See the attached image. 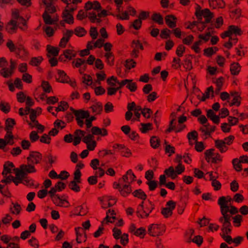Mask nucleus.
Returning a JSON list of instances; mask_svg holds the SVG:
<instances>
[{"label": "nucleus", "instance_id": "obj_1", "mask_svg": "<svg viewBox=\"0 0 248 248\" xmlns=\"http://www.w3.org/2000/svg\"><path fill=\"white\" fill-rule=\"evenodd\" d=\"M195 16L199 22H202V17H203L205 18L204 22L208 23L214 17V13L207 8L202 10L201 7L199 4H197L195 8Z\"/></svg>", "mask_w": 248, "mask_h": 248}, {"label": "nucleus", "instance_id": "obj_2", "mask_svg": "<svg viewBox=\"0 0 248 248\" xmlns=\"http://www.w3.org/2000/svg\"><path fill=\"white\" fill-rule=\"evenodd\" d=\"M143 204L144 202L142 201L138 206L136 211L137 216L142 218H147L155 208L154 204L151 201H149L148 203L145 204V206Z\"/></svg>", "mask_w": 248, "mask_h": 248}, {"label": "nucleus", "instance_id": "obj_3", "mask_svg": "<svg viewBox=\"0 0 248 248\" xmlns=\"http://www.w3.org/2000/svg\"><path fill=\"white\" fill-rule=\"evenodd\" d=\"M36 171L34 166L31 164H22L20 165L19 169H14L16 176H21L24 178L28 173H33Z\"/></svg>", "mask_w": 248, "mask_h": 248}, {"label": "nucleus", "instance_id": "obj_4", "mask_svg": "<svg viewBox=\"0 0 248 248\" xmlns=\"http://www.w3.org/2000/svg\"><path fill=\"white\" fill-rule=\"evenodd\" d=\"M167 207L163 208L161 210V214L165 218L171 217L172 215V211L175 208L176 202L173 201H169L167 203Z\"/></svg>", "mask_w": 248, "mask_h": 248}, {"label": "nucleus", "instance_id": "obj_5", "mask_svg": "<svg viewBox=\"0 0 248 248\" xmlns=\"http://www.w3.org/2000/svg\"><path fill=\"white\" fill-rule=\"evenodd\" d=\"M112 148L115 150V151L120 152L123 156L129 157L132 155L130 150L124 144L115 143L113 145Z\"/></svg>", "mask_w": 248, "mask_h": 248}, {"label": "nucleus", "instance_id": "obj_6", "mask_svg": "<svg viewBox=\"0 0 248 248\" xmlns=\"http://www.w3.org/2000/svg\"><path fill=\"white\" fill-rule=\"evenodd\" d=\"M42 158L41 153L36 151H31L30 152L29 156L27 158L28 163L32 164H37L40 162Z\"/></svg>", "mask_w": 248, "mask_h": 248}, {"label": "nucleus", "instance_id": "obj_7", "mask_svg": "<svg viewBox=\"0 0 248 248\" xmlns=\"http://www.w3.org/2000/svg\"><path fill=\"white\" fill-rule=\"evenodd\" d=\"M73 34L74 31L72 30H66L65 32L63 33V37L60 40L59 46L62 48L65 47Z\"/></svg>", "mask_w": 248, "mask_h": 248}, {"label": "nucleus", "instance_id": "obj_8", "mask_svg": "<svg viewBox=\"0 0 248 248\" xmlns=\"http://www.w3.org/2000/svg\"><path fill=\"white\" fill-rule=\"evenodd\" d=\"M77 238L76 241L78 243H81L82 241L85 242L87 239V234L84 229L81 227H78L75 229Z\"/></svg>", "mask_w": 248, "mask_h": 248}, {"label": "nucleus", "instance_id": "obj_9", "mask_svg": "<svg viewBox=\"0 0 248 248\" xmlns=\"http://www.w3.org/2000/svg\"><path fill=\"white\" fill-rule=\"evenodd\" d=\"M84 8L86 11H89L93 9L97 12H99L101 10L102 6L98 1L95 0L93 2L88 1L85 3Z\"/></svg>", "mask_w": 248, "mask_h": 248}, {"label": "nucleus", "instance_id": "obj_10", "mask_svg": "<svg viewBox=\"0 0 248 248\" xmlns=\"http://www.w3.org/2000/svg\"><path fill=\"white\" fill-rule=\"evenodd\" d=\"M70 109L74 114L76 119H87L90 116V113L88 110H83L82 109L76 110L72 108H71Z\"/></svg>", "mask_w": 248, "mask_h": 248}, {"label": "nucleus", "instance_id": "obj_11", "mask_svg": "<svg viewBox=\"0 0 248 248\" xmlns=\"http://www.w3.org/2000/svg\"><path fill=\"white\" fill-rule=\"evenodd\" d=\"M136 176L133 173L131 170H129L127 171L126 174L124 175L122 179H119V182H125L128 183H132L135 180Z\"/></svg>", "mask_w": 248, "mask_h": 248}, {"label": "nucleus", "instance_id": "obj_12", "mask_svg": "<svg viewBox=\"0 0 248 248\" xmlns=\"http://www.w3.org/2000/svg\"><path fill=\"white\" fill-rule=\"evenodd\" d=\"M53 203L56 205L60 207H68L69 206V203L68 201L61 199L58 195H55L52 199Z\"/></svg>", "mask_w": 248, "mask_h": 248}, {"label": "nucleus", "instance_id": "obj_13", "mask_svg": "<svg viewBox=\"0 0 248 248\" xmlns=\"http://www.w3.org/2000/svg\"><path fill=\"white\" fill-rule=\"evenodd\" d=\"M166 25L171 29L176 27L177 19L173 15H167L165 17Z\"/></svg>", "mask_w": 248, "mask_h": 248}, {"label": "nucleus", "instance_id": "obj_14", "mask_svg": "<svg viewBox=\"0 0 248 248\" xmlns=\"http://www.w3.org/2000/svg\"><path fill=\"white\" fill-rule=\"evenodd\" d=\"M5 29L10 34L16 33L17 30V21L15 20L11 19L6 24Z\"/></svg>", "mask_w": 248, "mask_h": 248}, {"label": "nucleus", "instance_id": "obj_15", "mask_svg": "<svg viewBox=\"0 0 248 248\" xmlns=\"http://www.w3.org/2000/svg\"><path fill=\"white\" fill-rule=\"evenodd\" d=\"M215 146L222 154L229 150L228 146L224 143V142L219 139L215 140Z\"/></svg>", "mask_w": 248, "mask_h": 248}, {"label": "nucleus", "instance_id": "obj_16", "mask_svg": "<svg viewBox=\"0 0 248 248\" xmlns=\"http://www.w3.org/2000/svg\"><path fill=\"white\" fill-rule=\"evenodd\" d=\"M210 7L213 9L224 8L225 3L223 0H208Z\"/></svg>", "mask_w": 248, "mask_h": 248}, {"label": "nucleus", "instance_id": "obj_17", "mask_svg": "<svg viewBox=\"0 0 248 248\" xmlns=\"http://www.w3.org/2000/svg\"><path fill=\"white\" fill-rule=\"evenodd\" d=\"M58 78H56L57 81L62 83H68L69 81L70 78L64 71L58 70Z\"/></svg>", "mask_w": 248, "mask_h": 248}, {"label": "nucleus", "instance_id": "obj_18", "mask_svg": "<svg viewBox=\"0 0 248 248\" xmlns=\"http://www.w3.org/2000/svg\"><path fill=\"white\" fill-rule=\"evenodd\" d=\"M14 169L16 168H15L13 163L10 161H7L3 165V170L2 172V174L3 176L7 175L8 173H11L12 170H14Z\"/></svg>", "mask_w": 248, "mask_h": 248}, {"label": "nucleus", "instance_id": "obj_19", "mask_svg": "<svg viewBox=\"0 0 248 248\" xmlns=\"http://www.w3.org/2000/svg\"><path fill=\"white\" fill-rule=\"evenodd\" d=\"M62 17L63 21L69 24H73L74 23V17L67 10H64L62 14Z\"/></svg>", "mask_w": 248, "mask_h": 248}, {"label": "nucleus", "instance_id": "obj_20", "mask_svg": "<svg viewBox=\"0 0 248 248\" xmlns=\"http://www.w3.org/2000/svg\"><path fill=\"white\" fill-rule=\"evenodd\" d=\"M229 211V209L221 211V213L223 216L219 218L220 222L231 223L232 216L231 215L228 214Z\"/></svg>", "mask_w": 248, "mask_h": 248}, {"label": "nucleus", "instance_id": "obj_21", "mask_svg": "<svg viewBox=\"0 0 248 248\" xmlns=\"http://www.w3.org/2000/svg\"><path fill=\"white\" fill-rule=\"evenodd\" d=\"M218 204L220 206V211L229 209L228 201H227L225 197L222 196L220 197L218 200Z\"/></svg>", "mask_w": 248, "mask_h": 248}, {"label": "nucleus", "instance_id": "obj_22", "mask_svg": "<svg viewBox=\"0 0 248 248\" xmlns=\"http://www.w3.org/2000/svg\"><path fill=\"white\" fill-rule=\"evenodd\" d=\"M44 21L46 24L53 25L58 21V19L56 20L52 19L51 16L46 12H44L42 15Z\"/></svg>", "mask_w": 248, "mask_h": 248}, {"label": "nucleus", "instance_id": "obj_23", "mask_svg": "<svg viewBox=\"0 0 248 248\" xmlns=\"http://www.w3.org/2000/svg\"><path fill=\"white\" fill-rule=\"evenodd\" d=\"M158 226L157 224H151L148 230V233L152 236H156L159 234Z\"/></svg>", "mask_w": 248, "mask_h": 248}, {"label": "nucleus", "instance_id": "obj_24", "mask_svg": "<svg viewBox=\"0 0 248 248\" xmlns=\"http://www.w3.org/2000/svg\"><path fill=\"white\" fill-rule=\"evenodd\" d=\"M210 92L212 93V96H214V88L212 86L207 88L205 93L202 94V96L201 98L199 95H197V97L201 101H204L207 98L209 97V94Z\"/></svg>", "mask_w": 248, "mask_h": 248}, {"label": "nucleus", "instance_id": "obj_25", "mask_svg": "<svg viewBox=\"0 0 248 248\" xmlns=\"http://www.w3.org/2000/svg\"><path fill=\"white\" fill-rule=\"evenodd\" d=\"M91 108L92 110V112L95 115L100 114L103 110L102 104L100 102H98L92 106Z\"/></svg>", "mask_w": 248, "mask_h": 248}, {"label": "nucleus", "instance_id": "obj_26", "mask_svg": "<svg viewBox=\"0 0 248 248\" xmlns=\"http://www.w3.org/2000/svg\"><path fill=\"white\" fill-rule=\"evenodd\" d=\"M63 53L64 57L69 60H72L77 55V52L76 50L70 49L64 50Z\"/></svg>", "mask_w": 248, "mask_h": 248}, {"label": "nucleus", "instance_id": "obj_27", "mask_svg": "<svg viewBox=\"0 0 248 248\" xmlns=\"http://www.w3.org/2000/svg\"><path fill=\"white\" fill-rule=\"evenodd\" d=\"M241 70V66L238 62H233L230 65V71L232 75H237Z\"/></svg>", "mask_w": 248, "mask_h": 248}, {"label": "nucleus", "instance_id": "obj_28", "mask_svg": "<svg viewBox=\"0 0 248 248\" xmlns=\"http://www.w3.org/2000/svg\"><path fill=\"white\" fill-rule=\"evenodd\" d=\"M119 191L122 196H123L124 197L127 196L132 191V189H131L130 185L129 184L124 185L123 186V188L121 187V189H119Z\"/></svg>", "mask_w": 248, "mask_h": 248}, {"label": "nucleus", "instance_id": "obj_29", "mask_svg": "<svg viewBox=\"0 0 248 248\" xmlns=\"http://www.w3.org/2000/svg\"><path fill=\"white\" fill-rule=\"evenodd\" d=\"M165 175L172 179H175L177 177L176 173H175L174 168L172 166L164 170Z\"/></svg>", "mask_w": 248, "mask_h": 248}, {"label": "nucleus", "instance_id": "obj_30", "mask_svg": "<svg viewBox=\"0 0 248 248\" xmlns=\"http://www.w3.org/2000/svg\"><path fill=\"white\" fill-rule=\"evenodd\" d=\"M16 124V121L14 119L8 118L5 121V130L12 131L13 128Z\"/></svg>", "mask_w": 248, "mask_h": 248}, {"label": "nucleus", "instance_id": "obj_31", "mask_svg": "<svg viewBox=\"0 0 248 248\" xmlns=\"http://www.w3.org/2000/svg\"><path fill=\"white\" fill-rule=\"evenodd\" d=\"M222 223L221 228L222 233L230 234L232 232V225L231 223L221 222Z\"/></svg>", "mask_w": 248, "mask_h": 248}, {"label": "nucleus", "instance_id": "obj_32", "mask_svg": "<svg viewBox=\"0 0 248 248\" xmlns=\"http://www.w3.org/2000/svg\"><path fill=\"white\" fill-rule=\"evenodd\" d=\"M133 195L135 197H137L142 200H145L147 198V195L141 189L135 190L132 193Z\"/></svg>", "mask_w": 248, "mask_h": 248}, {"label": "nucleus", "instance_id": "obj_33", "mask_svg": "<svg viewBox=\"0 0 248 248\" xmlns=\"http://www.w3.org/2000/svg\"><path fill=\"white\" fill-rule=\"evenodd\" d=\"M231 35L233 34L235 35H241L243 33V31L238 26L235 25H230L228 27Z\"/></svg>", "mask_w": 248, "mask_h": 248}, {"label": "nucleus", "instance_id": "obj_34", "mask_svg": "<svg viewBox=\"0 0 248 248\" xmlns=\"http://www.w3.org/2000/svg\"><path fill=\"white\" fill-rule=\"evenodd\" d=\"M16 50V53L17 55L19 56L20 57L23 56L26 57L29 55L28 51L22 45H20L17 47Z\"/></svg>", "mask_w": 248, "mask_h": 248}, {"label": "nucleus", "instance_id": "obj_35", "mask_svg": "<svg viewBox=\"0 0 248 248\" xmlns=\"http://www.w3.org/2000/svg\"><path fill=\"white\" fill-rule=\"evenodd\" d=\"M151 19L159 25L163 24V18L160 13H154L152 15Z\"/></svg>", "mask_w": 248, "mask_h": 248}, {"label": "nucleus", "instance_id": "obj_36", "mask_svg": "<svg viewBox=\"0 0 248 248\" xmlns=\"http://www.w3.org/2000/svg\"><path fill=\"white\" fill-rule=\"evenodd\" d=\"M43 58L42 56L32 57L29 62V64L33 66H38L42 62Z\"/></svg>", "mask_w": 248, "mask_h": 248}, {"label": "nucleus", "instance_id": "obj_37", "mask_svg": "<svg viewBox=\"0 0 248 248\" xmlns=\"http://www.w3.org/2000/svg\"><path fill=\"white\" fill-rule=\"evenodd\" d=\"M46 50L49 54H51L54 57L57 56L59 55V48L56 47L47 45Z\"/></svg>", "mask_w": 248, "mask_h": 248}, {"label": "nucleus", "instance_id": "obj_38", "mask_svg": "<svg viewBox=\"0 0 248 248\" xmlns=\"http://www.w3.org/2000/svg\"><path fill=\"white\" fill-rule=\"evenodd\" d=\"M75 211L78 212L77 215L79 216H84L88 212L87 208L85 205L77 206L75 209Z\"/></svg>", "mask_w": 248, "mask_h": 248}, {"label": "nucleus", "instance_id": "obj_39", "mask_svg": "<svg viewBox=\"0 0 248 248\" xmlns=\"http://www.w3.org/2000/svg\"><path fill=\"white\" fill-rule=\"evenodd\" d=\"M160 140L156 136H153L150 139L151 146L154 149L157 148L160 145Z\"/></svg>", "mask_w": 248, "mask_h": 248}, {"label": "nucleus", "instance_id": "obj_40", "mask_svg": "<svg viewBox=\"0 0 248 248\" xmlns=\"http://www.w3.org/2000/svg\"><path fill=\"white\" fill-rule=\"evenodd\" d=\"M115 153V150L113 149V150H108V149H104L101 151H99L98 154L100 157L104 158L106 156L108 155H114Z\"/></svg>", "mask_w": 248, "mask_h": 248}, {"label": "nucleus", "instance_id": "obj_41", "mask_svg": "<svg viewBox=\"0 0 248 248\" xmlns=\"http://www.w3.org/2000/svg\"><path fill=\"white\" fill-rule=\"evenodd\" d=\"M86 61L81 58H77L72 62V65L73 68H79L81 65L84 64Z\"/></svg>", "mask_w": 248, "mask_h": 248}, {"label": "nucleus", "instance_id": "obj_42", "mask_svg": "<svg viewBox=\"0 0 248 248\" xmlns=\"http://www.w3.org/2000/svg\"><path fill=\"white\" fill-rule=\"evenodd\" d=\"M108 64L112 66L114 64V56L112 52H108L105 55Z\"/></svg>", "mask_w": 248, "mask_h": 248}, {"label": "nucleus", "instance_id": "obj_43", "mask_svg": "<svg viewBox=\"0 0 248 248\" xmlns=\"http://www.w3.org/2000/svg\"><path fill=\"white\" fill-rule=\"evenodd\" d=\"M13 73L8 68L4 67L0 70V75L4 78H9L11 77Z\"/></svg>", "mask_w": 248, "mask_h": 248}, {"label": "nucleus", "instance_id": "obj_44", "mask_svg": "<svg viewBox=\"0 0 248 248\" xmlns=\"http://www.w3.org/2000/svg\"><path fill=\"white\" fill-rule=\"evenodd\" d=\"M74 33L78 36L83 37L86 35L87 31L84 28L78 27L75 29Z\"/></svg>", "mask_w": 248, "mask_h": 248}, {"label": "nucleus", "instance_id": "obj_45", "mask_svg": "<svg viewBox=\"0 0 248 248\" xmlns=\"http://www.w3.org/2000/svg\"><path fill=\"white\" fill-rule=\"evenodd\" d=\"M78 184V183L77 181H72L69 183L68 187L73 191L76 192H78L80 190V188Z\"/></svg>", "mask_w": 248, "mask_h": 248}, {"label": "nucleus", "instance_id": "obj_46", "mask_svg": "<svg viewBox=\"0 0 248 248\" xmlns=\"http://www.w3.org/2000/svg\"><path fill=\"white\" fill-rule=\"evenodd\" d=\"M214 149H210L204 152L205 159L207 162L211 161L212 157L214 155Z\"/></svg>", "mask_w": 248, "mask_h": 248}, {"label": "nucleus", "instance_id": "obj_47", "mask_svg": "<svg viewBox=\"0 0 248 248\" xmlns=\"http://www.w3.org/2000/svg\"><path fill=\"white\" fill-rule=\"evenodd\" d=\"M146 234V230L143 227H140L136 230L134 232V235L140 237V238H143Z\"/></svg>", "mask_w": 248, "mask_h": 248}, {"label": "nucleus", "instance_id": "obj_48", "mask_svg": "<svg viewBox=\"0 0 248 248\" xmlns=\"http://www.w3.org/2000/svg\"><path fill=\"white\" fill-rule=\"evenodd\" d=\"M141 127L140 128V130L142 133H146L148 131L152 129V124L151 123H141Z\"/></svg>", "mask_w": 248, "mask_h": 248}, {"label": "nucleus", "instance_id": "obj_49", "mask_svg": "<svg viewBox=\"0 0 248 248\" xmlns=\"http://www.w3.org/2000/svg\"><path fill=\"white\" fill-rule=\"evenodd\" d=\"M184 68L186 71H190L192 68V63L191 60L189 59V57H186L184 60L183 63Z\"/></svg>", "mask_w": 248, "mask_h": 248}, {"label": "nucleus", "instance_id": "obj_50", "mask_svg": "<svg viewBox=\"0 0 248 248\" xmlns=\"http://www.w3.org/2000/svg\"><path fill=\"white\" fill-rule=\"evenodd\" d=\"M131 46L138 51H139V49L142 50L144 49L143 45L139 40H133Z\"/></svg>", "mask_w": 248, "mask_h": 248}, {"label": "nucleus", "instance_id": "obj_51", "mask_svg": "<svg viewBox=\"0 0 248 248\" xmlns=\"http://www.w3.org/2000/svg\"><path fill=\"white\" fill-rule=\"evenodd\" d=\"M234 169L237 171H240L242 170L241 162L240 160L237 158H235L232 161Z\"/></svg>", "mask_w": 248, "mask_h": 248}, {"label": "nucleus", "instance_id": "obj_52", "mask_svg": "<svg viewBox=\"0 0 248 248\" xmlns=\"http://www.w3.org/2000/svg\"><path fill=\"white\" fill-rule=\"evenodd\" d=\"M11 109L10 105L8 103L0 102V109L5 113H8Z\"/></svg>", "mask_w": 248, "mask_h": 248}, {"label": "nucleus", "instance_id": "obj_53", "mask_svg": "<svg viewBox=\"0 0 248 248\" xmlns=\"http://www.w3.org/2000/svg\"><path fill=\"white\" fill-rule=\"evenodd\" d=\"M171 31L167 28L164 29L161 31L160 36L162 39H167L170 37V34Z\"/></svg>", "mask_w": 248, "mask_h": 248}, {"label": "nucleus", "instance_id": "obj_54", "mask_svg": "<svg viewBox=\"0 0 248 248\" xmlns=\"http://www.w3.org/2000/svg\"><path fill=\"white\" fill-rule=\"evenodd\" d=\"M41 86L45 93H49L52 91V87L48 81H43Z\"/></svg>", "mask_w": 248, "mask_h": 248}, {"label": "nucleus", "instance_id": "obj_55", "mask_svg": "<svg viewBox=\"0 0 248 248\" xmlns=\"http://www.w3.org/2000/svg\"><path fill=\"white\" fill-rule=\"evenodd\" d=\"M12 204L13 205V208L14 209V210H12V208H11L10 210L11 211V213L13 214H16L18 215L20 213V211L21 210V207L19 204H18L17 202L16 203H12Z\"/></svg>", "mask_w": 248, "mask_h": 248}, {"label": "nucleus", "instance_id": "obj_56", "mask_svg": "<svg viewBox=\"0 0 248 248\" xmlns=\"http://www.w3.org/2000/svg\"><path fill=\"white\" fill-rule=\"evenodd\" d=\"M68 108V104L67 102L64 101H61L60 105L56 108V111L59 112L60 111H65Z\"/></svg>", "mask_w": 248, "mask_h": 248}, {"label": "nucleus", "instance_id": "obj_57", "mask_svg": "<svg viewBox=\"0 0 248 248\" xmlns=\"http://www.w3.org/2000/svg\"><path fill=\"white\" fill-rule=\"evenodd\" d=\"M125 67L128 69L134 68L136 65V62L133 59H127L125 61Z\"/></svg>", "mask_w": 248, "mask_h": 248}, {"label": "nucleus", "instance_id": "obj_58", "mask_svg": "<svg viewBox=\"0 0 248 248\" xmlns=\"http://www.w3.org/2000/svg\"><path fill=\"white\" fill-rule=\"evenodd\" d=\"M114 16H116L118 19L120 20H128L129 19L128 12L126 11H125L121 15L119 14L114 15Z\"/></svg>", "mask_w": 248, "mask_h": 248}, {"label": "nucleus", "instance_id": "obj_59", "mask_svg": "<svg viewBox=\"0 0 248 248\" xmlns=\"http://www.w3.org/2000/svg\"><path fill=\"white\" fill-rule=\"evenodd\" d=\"M186 47L183 45H179L176 49V54L179 57H182L185 52Z\"/></svg>", "mask_w": 248, "mask_h": 248}, {"label": "nucleus", "instance_id": "obj_60", "mask_svg": "<svg viewBox=\"0 0 248 248\" xmlns=\"http://www.w3.org/2000/svg\"><path fill=\"white\" fill-rule=\"evenodd\" d=\"M175 121V119L173 118L170 122L169 127L165 130V133L168 134L171 132L172 131H175V124H173L174 122Z\"/></svg>", "mask_w": 248, "mask_h": 248}, {"label": "nucleus", "instance_id": "obj_61", "mask_svg": "<svg viewBox=\"0 0 248 248\" xmlns=\"http://www.w3.org/2000/svg\"><path fill=\"white\" fill-rule=\"evenodd\" d=\"M234 139H235V138H234V136L230 135L228 137L225 138L224 139L221 140L224 142V143H225V144L227 146H229L231 145L232 144V143L233 142V141L234 140Z\"/></svg>", "mask_w": 248, "mask_h": 248}, {"label": "nucleus", "instance_id": "obj_62", "mask_svg": "<svg viewBox=\"0 0 248 248\" xmlns=\"http://www.w3.org/2000/svg\"><path fill=\"white\" fill-rule=\"evenodd\" d=\"M74 180L77 181L78 183H81V173L79 169H76L74 173Z\"/></svg>", "mask_w": 248, "mask_h": 248}, {"label": "nucleus", "instance_id": "obj_63", "mask_svg": "<svg viewBox=\"0 0 248 248\" xmlns=\"http://www.w3.org/2000/svg\"><path fill=\"white\" fill-rule=\"evenodd\" d=\"M6 46L9 49L11 52H15L16 50V47L11 40H8L6 44Z\"/></svg>", "mask_w": 248, "mask_h": 248}, {"label": "nucleus", "instance_id": "obj_64", "mask_svg": "<svg viewBox=\"0 0 248 248\" xmlns=\"http://www.w3.org/2000/svg\"><path fill=\"white\" fill-rule=\"evenodd\" d=\"M241 97L240 95H237L236 96H234L233 99L232 101V102L230 103V106H232L233 105H235L237 107L239 106L241 104Z\"/></svg>", "mask_w": 248, "mask_h": 248}]
</instances>
